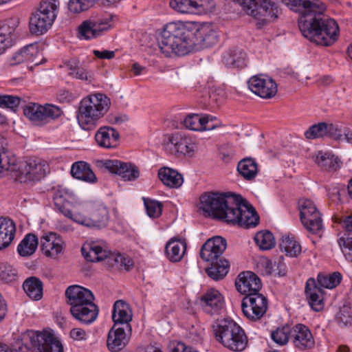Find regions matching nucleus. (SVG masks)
<instances>
[{
    "label": "nucleus",
    "instance_id": "45",
    "mask_svg": "<svg viewBox=\"0 0 352 352\" xmlns=\"http://www.w3.org/2000/svg\"><path fill=\"white\" fill-rule=\"evenodd\" d=\"M58 0H43L36 12L43 16H49L50 21L54 22L58 12Z\"/></svg>",
    "mask_w": 352,
    "mask_h": 352
},
{
    "label": "nucleus",
    "instance_id": "42",
    "mask_svg": "<svg viewBox=\"0 0 352 352\" xmlns=\"http://www.w3.org/2000/svg\"><path fill=\"white\" fill-rule=\"evenodd\" d=\"M316 162L322 169L329 171H335L339 168V161L334 155L319 151L316 155Z\"/></svg>",
    "mask_w": 352,
    "mask_h": 352
},
{
    "label": "nucleus",
    "instance_id": "64",
    "mask_svg": "<svg viewBox=\"0 0 352 352\" xmlns=\"http://www.w3.org/2000/svg\"><path fill=\"white\" fill-rule=\"evenodd\" d=\"M72 98V94L68 91H60L58 94V98L60 102H69Z\"/></svg>",
    "mask_w": 352,
    "mask_h": 352
},
{
    "label": "nucleus",
    "instance_id": "22",
    "mask_svg": "<svg viewBox=\"0 0 352 352\" xmlns=\"http://www.w3.org/2000/svg\"><path fill=\"white\" fill-rule=\"evenodd\" d=\"M42 252L47 257L56 258L63 252L65 243L63 239L55 232H47L40 239Z\"/></svg>",
    "mask_w": 352,
    "mask_h": 352
},
{
    "label": "nucleus",
    "instance_id": "11",
    "mask_svg": "<svg viewBox=\"0 0 352 352\" xmlns=\"http://www.w3.org/2000/svg\"><path fill=\"white\" fill-rule=\"evenodd\" d=\"M300 219L305 228L312 234H318L322 230V220L315 204L310 199L298 201Z\"/></svg>",
    "mask_w": 352,
    "mask_h": 352
},
{
    "label": "nucleus",
    "instance_id": "58",
    "mask_svg": "<svg viewBox=\"0 0 352 352\" xmlns=\"http://www.w3.org/2000/svg\"><path fill=\"white\" fill-rule=\"evenodd\" d=\"M170 352H198L192 347L186 346L182 342H177L170 347Z\"/></svg>",
    "mask_w": 352,
    "mask_h": 352
},
{
    "label": "nucleus",
    "instance_id": "50",
    "mask_svg": "<svg viewBox=\"0 0 352 352\" xmlns=\"http://www.w3.org/2000/svg\"><path fill=\"white\" fill-rule=\"evenodd\" d=\"M17 270L8 263H0V280L10 283L16 280Z\"/></svg>",
    "mask_w": 352,
    "mask_h": 352
},
{
    "label": "nucleus",
    "instance_id": "32",
    "mask_svg": "<svg viewBox=\"0 0 352 352\" xmlns=\"http://www.w3.org/2000/svg\"><path fill=\"white\" fill-rule=\"evenodd\" d=\"M16 232L15 223L9 218L0 217V250L8 248Z\"/></svg>",
    "mask_w": 352,
    "mask_h": 352
},
{
    "label": "nucleus",
    "instance_id": "48",
    "mask_svg": "<svg viewBox=\"0 0 352 352\" xmlns=\"http://www.w3.org/2000/svg\"><path fill=\"white\" fill-rule=\"evenodd\" d=\"M292 329L289 326L278 328L271 333L272 340L280 346L286 344L291 338Z\"/></svg>",
    "mask_w": 352,
    "mask_h": 352
},
{
    "label": "nucleus",
    "instance_id": "14",
    "mask_svg": "<svg viewBox=\"0 0 352 352\" xmlns=\"http://www.w3.org/2000/svg\"><path fill=\"white\" fill-rule=\"evenodd\" d=\"M192 52L211 47L217 43L219 34L210 24H203L198 28H191Z\"/></svg>",
    "mask_w": 352,
    "mask_h": 352
},
{
    "label": "nucleus",
    "instance_id": "59",
    "mask_svg": "<svg viewBox=\"0 0 352 352\" xmlns=\"http://www.w3.org/2000/svg\"><path fill=\"white\" fill-rule=\"evenodd\" d=\"M86 332L80 328H74L70 331V336L76 340H82L86 339Z\"/></svg>",
    "mask_w": 352,
    "mask_h": 352
},
{
    "label": "nucleus",
    "instance_id": "3",
    "mask_svg": "<svg viewBox=\"0 0 352 352\" xmlns=\"http://www.w3.org/2000/svg\"><path fill=\"white\" fill-rule=\"evenodd\" d=\"M52 192L55 208L65 217L89 228L106 226L108 210L103 204L78 202L72 190L60 186L53 187Z\"/></svg>",
    "mask_w": 352,
    "mask_h": 352
},
{
    "label": "nucleus",
    "instance_id": "7",
    "mask_svg": "<svg viewBox=\"0 0 352 352\" xmlns=\"http://www.w3.org/2000/svg\"><path fill=\"white\" fill-rule=\"evenodd\" d=\"M213 332L216 340L232 351H243L248 345L244 329L232 320H218L213 325Z\"/></svg>",
    "mask_w": 352,
    "mask_h": 352
},
{
    "label": "nucleus",
    "instance_id": "8",
    "mask_svg": "<svg viewBox=\"0 0 352 352\" xmlns=\"http://www.w3.org/2000/svg\"><path fill=\"white\" fill-rule=\"evenodd\" d=\"M239 3L247 14L259 21L258 28L274 21L279 14L277 4L272 0H232Z\"/></svg>",
    "mask_w": 352,
    "mask_h": 352
},
{
    "label": "nucleus",
    "instance_id": "61",
    "mask_svg": "<svg viewBox=\"0 0 352 352\" xmlns=\"http://www.w3.org/2000/svg\"><path fill=\"white\" fill-rule=\"evenodd\" d=\"M340 223L346 232L345 234L352 233V215L345 217Z\"/></svg>",
    "mask_w": 352,
    "mask_h": 352
},
{
    "label": "nucleus",
    "instance_id": "52",
    "mask_svg": "<svg viewBox=\"0 0 352 352\" xmlns=\"http://www.w3.org/2000/svg\"><path fill=\"white\" fill-rule=\"evenodd\" d=\"M346 259L352 262V233L344 234L338 241Z\"/></svg>",
    "mask_w": 352,
    "mask_h": 352
},
{
    "label": "nucleus",
    "instance_id": "62",
    "mask_svg": "<svg viewBox=\"0 0 352 352\" xmlns=\"http://www.w3.org/2000/svg\"><path fill=\"white\" fill-rule=\"evenodd\" d=\"M133 265V260L126 255L122 254V261L120 262V268L124 267L126 270H129Z\"/></svg>",
    "mask_w": 352,
    "mask_h": 352
},
{
    "label": "nucleus",
    "instance_id": "10",
    "mask_svg": "<svg viewBox=\"0 0 352 352\" xmlns=\"http://www.w3.org/2000/svg\"><path fill=\"white\" fill-rule=\"evenodd\" d=\"M23 113L34 124L42 126L51 120L59 118L63 111L60 108L53 104L41 105L30 102L23 108Z\"/></svg>",
    "mask_w": 352,
    "mask_h": 352
},
{
    "label": "nucleus",
    "instance_id": "23",
    "mask_svg": "<svg viewBox=\"0 0 352 352\" xmlns=\"http://www.w3.org/2000/svg\"><path fill=\"white\" fill-rule=\"evenodd\" d=\"M66 302L74 308L94 300L93 293L88 289L78 285L69 286L65 290Z\"/></svg>",
    "mask_w": 352,
    "mask_h": 352
},
{
    "label": "nucleus",
    "instance_id": "31",
    "mask_svg": "<svg viewBox=\"0 0 352 352\" xmlns=\"http://www.w3.org/2000/svg\"><path fill=\"white\" fill-rule=\"evenodd\" d=\"M95 140L100 147L116 148L119 144L120 134L111 126H102L96 133Z\"/></svg>",
    "mask_w": 352,
    "mask_h": 352
},
{
    "label": "nucleus",
    "instance_id": "39",
    "mask_svg": "<svg viewBox=\"0 0 352 352\" xmlns=\"http://www.w3.org/2000/svg\"><path fill=\"white\" fill-rule=\"evenodd\" d=\"M237 170L245 180L252 181L258 173V165L254 159L246 157L238 163Z\"/></svg>",
    "mask_w": 352,
    "mask_h": 352
},
{
    "label": "nucleus",
    "instance_id": "33",
    "mask_svg": "<svg viewBox=\"0 0 352 352\" xmlns=\"http://www.w3.org/2000/svg\"><path fill=\"white\" fill-rule=\"evenodd\" d=\"M71 174L73 177L87 183L94 184L97 182V177L89 164L83 161H78L72 164Z\"/></svg>",
    "mask_w": 352,
    "mask_h": 352
},
{
    "label": "nucleus",
    "instance_id": "44",
    "mask_svg": "<svg viewBox=\"0 0 352 352\" xmlns=\"http://www.w3.org/2000/svg\"><path fill=\"white\" fill-rule=\"evenodd\" d=\"M39 51L36 43H31L23 47L16 52L13 57L18 63L23 62H34L35 58L38 55Z\"/></svg>",
    "mask_w": 352,
    "mask_h": 352
},
{
    "label": "nucleus",
    "instance_id": "40",
    "mask_svg": "<svg viewBox=\"0 0 352 352\" xmlns=\"http://www.w3.org/2000/svg\"><path fill=\"white\" fill-rule=\"evenodd\" d=\"M38 245V237L32 233L27 234L18 245L17 252L21 256H30L36 252Z\"/></svg>",
    "mask_w": 352,
    "mask_h": 352
},
{
    "label": "nucleus",
    "instance_id": "46",
    "mask_svg": "<svg viewBox=\"0 0 352 352\" xmlns=\"http://www.w3.org/2000/svg\"><path fill=\"white\" fill-rule=\"evenodd\" d=\"M254 241L263 250H270L275 245L274 237L272 233L267 230L257 232L254 236Z\"/></svg>",
    "mask_w": 352,
    "mask_h": 352
},
{
    "label": "nucleus",
    "instance_id": "35",
    "mask_svg": "<svg viewBox=\"0 0 352 352\" xmlns=\"http://www.w3.org/2000/svg\"><path fill=\"white\" fill-rule=\"evenodd\" d=\"M157 175L160 181L170 188H179L184 182L183 177L179 173L166 166L160 168Z\"/></svg>",
    "mask_w": 352,
    "mask_h": 352
},
{
    "label": "nucleus",
    "instance_id": "29",
    "mask_svg": "<svg viewBox=\"0 0 352 352\" xmlns=\"http://www.w3.org/2000/svg\"><path fill=\"white\" fill-rule=\"evenodd\" d=\"M109 19L85 21L79 26V33L85 39H91L98 36L100 32L109 30L111 27Z\"/></svg>",
    "mask_w": 352,
    "mask_h": 352
},
{
    "label": "nucleus",
    "instance_id": "19",
    "mask_svg": "<svg viewBox=\"0 0 352 352\" xmlns=\"http://www.w3.org/2000/svg\"><path fill=\"white\" fill-rule=\"evenodd\" d=\"M102 166L109 172L118 174L126 181H133L140 176L138 167L131 163L117 160H107L102 162Z\"/></svg>",
    "mask_w": 352,
    "mask_h": 352
},
{
    "label": "nucleus",
    "instance_id": "15",
    "mask_svg": "<svg viewBox=\"0 0 352 352\" xmlns=\"http://www.w3.org/2000/svg\"><path fill=\"white\" fill-rule=\"evenodd\" d=\"M81 252L85 258L91 262L105 261L106 264L110 267L120 268V262L122 261V254L111 252L96 245H89L88 247L82 246Z\"/></svg>",
    "mask_w": 352,
    "mask_h": 352
},
{
    "label": "nucleus",
    "instance_id": "26",
    "mask_svg": "<svg viewBox=\"0 0 352 352\" xmlns=\"http://www.w3.org/2000/svg\"><path fill=\"white\" fill-rule=\"evenodd\" d=\"M305 136L309 140L327 136L336 140H339L342 135L340 130L334 124L320 122L311 126L305 132Z\"/></svg>",
    "mask_w": 352,
    "mask_h": 352
},
{
    "label": "nucleus",
    "instance_id": "25",
    "mask_svg": "<svg viewBox=\"0 0 352 352\" xmlns=\"http://www.w3.org/2000/svg\"><path fill=\"white\" fill-rule=\"evenodd\" d=\"M200 305L205 313L217 314L223 307V297L217 289H210L200 298Z\"/></svg>",
    "mask_w": 352,
    "mask_h": 352
},
{
    "label": "nucleus",
    "instance_id": "49",
    "mask_svg": "<svg viewBox=\"0 0 352 352\" xmlns=\"http://www.w3.org/2000/svg\"><path fill=\"white\" fill-rule=\"evenodd\" d=\"M14 29L4 23L0 25V54L12 45V33Z\"/></svg>",
    "mask_w": 352,
    "mask_h": 352
},
{
    "label": "nucleus",
    "instance_id": "57",
    "mask_svg": "<svg viewBox=\"0 0 352 352\" xmlns=\"http://www.w3.org/2000/svg\"><path fill=\"white\" fill-rule=\"evenodd\" d=\"M70 76L81 80H91L90 74L82 67H77L74 72L70 73Z\"/></svg>",
    "mask_w": 352,
    "mask_h": 352
},
{
    "label": "nucleus",
    "instance_id": "63",
    "mask_svg": "<svg viewBox=\"0 0 352 352\" xmlns=\"http://www.w3.org/2000/svg\"><path fill=\"white\" fill-rule=\"evenodd\" d=\"M77 67H78V62L75 59H71L65 63V67L69 76L70 73L74 72Z\"/></svg>",
    "mask_w": 352,
    "mask_h": 352
},
{
    "label": "nucleus",
    "instance_id": "47",
    "mask_svg": "<svg viewBox=\"0 0 352 352\" xmlns=\"http://www.w3.org/2000/svg\"><path fill=\"white\" fill-rule=\"evenodd\" d=\"M335 320L341 328L352 326V308L344 305L336 314Z\"/></svg>",
    "mask_w": 352,
    "mask_h": 352
},
{
    "label": "nucleus",
    "instance_id": "43",
    "mask_svg": "<svg viewBox=\"0 0 352 352\" xmlns=\"http://www.w3.org/2000/svg\"><path fill=\"white\" fill-rule=\"evenodd\" d=\"M279 246L282 252L291 257L297 256L301 252V246L299 243L289 235L283 236Z\"/></svg>",
    "mask_w": 352,
    "mask_h": 352
},
{
    "label": "nucleus",
    "instance_id": "20",
    "mask_svg": "<svg viewBox=\"0 0 352 352\" xmlns=\"http://www.w3.org/2000/svg\"><path fill=\"white\" fill-rule=\"evenodd\" d=\"M236 289L242 294H260L262 284L259 277L250 271L240 273L236 280Z\"/></svg>",
    "mask_w": 352,
    "mask_h": 352
},
{
    "label": "nucleus",
    "instance_id": "18",
    "mask_svg": "<svg viewBox=\"0 0 352 352\" xmlns=\"http://www.w3.org/2000/svg\"><path fill=\"white\" fill-rule=\"evenodd\" d=\"M167 146L179 155L192 156L196 145L193 140L182 132H177L168 138Z\"/></svg>",
    "mask_w": 352,
    "mask_h": 352
},
{
    "label": "nucleus",
    "instance_id": "37",
    "mask_svg": "<svg viewBox=\"0 0 352 352\" xmlns=\"http://www.w3.org/2000/svg\"><path fill=\"white\" fill-rule=\"evenodd\" d=\"M186 243L180 240H170L165 247V254L168 260L171 262L180 261L186 250Z\"/></svg>",
    "mask_w": 352,
    "mask_h": 352
},
{
    "label": "nucleus",
    "instance_id": "24",
    "mask_svg": "<svg viewBox=\"0 0 352 352\" xmlns=\"http://www.w3.org/2000/svg\"><path fill=\"white\" fill-rule=\"evenodd\" d=\"M72 316L83 324H91L98 318L99 314L98 307L91 300L83 305L70 308Z\"/></svg>",
    "mask_w": 352,
    "mask_h": 352
},
{
    "label": "nucleus",
    "instance_id": "34",
    "mask_svg": "<svg viewBox=\"0 0 352 352\" xmlns=\"http://www.w3.org/2000/svg\"><path fill=\"white\" fill-rule=\"evenodd\" d=\"M223 61L228 67L242 69L247 65L246 54L239 48L229 50L223 54Z\"/></svg>",
    "mask_w": 352,
    "mask_h": 352
},
{
    "label": "nucleus",
    "instance_id": "27",
    "mask_svg": "<svg viewBox=\"0 0 352 352\" xmlns=\"http://www.w3.org/2000/svg\"><path fill=\"white\" fill-rule=\"evenodd\" d=\"M130 340V334L126 333L123 327L113 325L108 333L107 346L111 352H118L123 349Z\"/></svg>",
    "mask_w": 352,
    "mask_h": 352
},
{
    "label": "nucleus",
    "instance_id": "36",
    "mask_svg": "<svg viewBox=\"0 0 352 352\" xmlns=\"http://www.w3.org/2000/svg\"><path fill=\"white\" fill-rule=\"evenodd\" d=\"M53 23V21H50L49 16H43L36 12L32 14L30 19V31L33 34H43L50 28Z\"/></svg>",
    "mask_w": 352,
    "mask_h": 352
},
{
    "label": "nucleus",
    "instance_id": "53",
    "mask_svg": "<svg viewBox=\"0 0 352 352\" xmlns=\"http://www.w3.org/2000/svg\"><path fill=\"white\" fill-rule=\"evenodd\" d=\"M147 214L152 218H157L162 214V204L160 201L144 199Z\"/></svg>",
    "mask_w": 352,
    "mask_h": 352
},
{
    "label": "nucleus",
    "instance_id": "12",
    "mask_svg": "<svg viewBox=\"0 0 352 352\" xmlns=\"http://www.w3.org/2000/svg\"><path fill=\"white\" fill-rule=\"evenodd\" d=\"M27 337L36 352H63L61 342L52 332L28 331Z\"/></svg>",
    "mask_w": 352,
    "mask_h": 352
},
{
    "label": "nucleus",
    "instance_id": "16",
    "mask_svg": "<svg viewBox=\"0 0 352 352\" xmlns=\"http://www.w3.org/2000/svg\"><path fill=\"white\" fill-rule=\"evenodd\" d=\"M249 89L258 96L268 99L277 93V85L274 80L263 75L252 76L248 81Z\"/></svg>",
    "mask_w": 352,
    "mask_h": 352
},
{
    "label": "nucleus",
    "instance_id": "30",
    "mask_svg": "<svg viewBox=\"0 0 352 352\" xmlns=\"http://www.w3.org/2000/svg\"><path fill=\"white\" fill-rule=\"evenodd\" d=\"M132 311L126 302L122 300H117L114 302L112 311V319L114 325H125L129 333L131 332V327L129 324L132 320Z\"/></svg>",
    "mask_w": 352,
    "mask_h": 352
},
{
    "label": "nucleus",
    "instance_id": "41",
    "mask_svg": "<svg viewBox=\"0 0 352 352\" xmlns=\"http://www.w3.org/2000/svg\"><path fill=\"white\" fill-rule=\"evenodd\" d=\"M342 279V274L338 272L331 274L319 273L317 276L316 284L320 288L333 289L336 287Z\"/></svg>",
    "mask_w": 352,
    "mask_h": 352
},
{
    "label": "nucleus",
    "instance_id": "60",
    "mask_svg": "<svg viewBox=\"0 0 352 352\" xmlns=\"http://www.w3.org/2000/svg\"><path fill=\"white\" fill-rule=\"evenodd\" d=\"M94 54L97 58L101 59H111L115 56V52L109 50H94Z\"/></svg>",
    "mask_w": 352,
    "mask_h": 352
},
{
    "label": "nucleus",
    "instance_id": "55",
    "mask_svg": "<svg viewBox=\"0 0 352 352\" xmlns=\"http://www.w3.org/2000/svg\"><path fill=\"white\" fill-rule=\"evenodd\" d=\"M202 122H203V130L210 131L213 130L217 127L221 126V122L220 120L217 119L215 116L206 114L202 116Z\"/></svg>",
    "mask_w": 352,
    "mask_h": 352
},
{
    "label": "nucleus",
    "instance_id": "56",
    "mask_svg": "<svg viewBox=\"0 0 352 352\" xmlns=\"http://www.w3.org/2000/svg\"><path fill=\"white\" fill-rule=\"evenodd\" d=\"M3 98L4 101L2 107L10 108L14 111L21 102V98L16 96L3 95Z\"/></svg>",
    "mask_w": 352,
    "mask_h": 352
},
{
    "label": "nucleus",
    "instance_id": "9",
    "mask_svg": "<svg viewBox=\"0 0 352 352\" xmlns=\"http://www.w3.org/2000/svg\"><path fill=\"white\" fill-rule=\"evenodd\" d=\"M50 172L47 162L41 158L30 157L14 173V180L21 184H34Z\"/></svg>",
    "mask_w": 352,
    "mask_h": 352
},
{
    "label": "nucleus",
    "instance_id": "54",
    "mask_svg": "<svg viewBox=\"0 0 352 352\" xmlns=\"http://www.w3.org/2000/svg\"><path fill=\"white\" fill-rule=\"evenodd\" d=\"M184 126L192 131H202V117L197 114L188 115L184 120Z\"/></svg>",
    "mask_w": 352,
    "mask_h": 352
},
{
    "label": "nucleus",
    "instance_id": "21",
    "mask_svg": "<svg viewBox=\"0 0 352 352\" xmlns=\"http://www.w3.org/2000/svg\"><path fill=\"white\" fill-rule=\"evenodd\" d=\"M291 340L294 347L300 351L311 349L315 344L314 338L310 329L302 324H297L293 327Z\"/></svg>",
    "mask_w": 352,
    "mask_h": 352
},
{
    "label": "nucleus",
    "instance_id": "13",
    "mask_svg": "<svg viewBox=\"0 0 352 352\" xmlns=\"http://www.w3.org/2000/svg\"><path fill=\"white\" fill-rule=\"evenodd\" d=\"M243 315L251 321L260 320L267 309V299L261 294L245 296L241 302Z\"/></svg>",
    "mask_w": 352,
    "mask_h": 352
},
{
    "label": "nucleus",
    "instance_id": "6",
    "mask_svg": "<svg viewBox=\"0 0 352 352\" xmlns=\"http://www.w3.org/2000/svg\"><path fill=\"white\" fill-rule=\"evenodd\" d=\"M111 100L104 94L97 93L84 98L80 102L77 119L84 129H90L109 111Z\"/></svg>",
    "mask_w": 352,
    "mask_h": 352
},
{
    "label": "nucleus",
    "instance_id": "51",
    "mask_svg": "<svg viewBox=\"0 0 352 352\" xmlns=\"http://www.w3.org/2000/svg\"><path fill=\"white\" fill-rule=\"evenodd\" d=\"M94 4V0H69L67 4L69 10L74 14L88 10Z\"/></svg>",
    "mask_w": 352,
    "mask_h": 352
},
{
    "label": "nucleus",
    "instance_id": "17",
    "mask_svg": "<svg viewBox=\"0 0 352 352\" xmlns=\"http://www.w3.org/2000/svg\"><path fill=\"white\" fill-rule=\"evenodd\" d=\"M169 6L179 13L202 14L210 11L213 3L211 0H170Z\"/></svg>",
    "mask_w": 352,
    "mask_h": 352
},
{
    "label": "nucleus",
    "instance_id": "5",
    "mask_svg": "<svg viewBox=\"0 0 352 352\" xmlns=\"http://www.w3.org/2000/svg\"><path fill=\"white\" fill-rule=\"evenodd\" d=\"M226 247V239L215 236L208 239L200 250L202 260L210 263L206 272L209 277L215 280L223 278L228 272L229 262L222 256Z\"/></svg>",
    "mask_w": 352,
    "mask_h": 352
},
{
    "label": "nucleus",
    "instance_id": "38",
    "mask_svg": "<svg viewBox=\"0 0 352 352\" xmlns=\"http://www.w3.org/2000/svg\"><path fill=\"white\" fill-rule=\"evenodd\" d=\"M23 288L25 294L34 300L43 297V283L36 276H31L25 280Z\"/></svg>",
    "mask_w": 352,
    "mask_h": 352
},
{
    "label": "nucleus",
    "instance_id": "4",
    "mask_svg": "<svg viewBox=\"0 0 352 352\" xmlns=\"http://www.w3.org/2000/svg\"><path fill=\"white\" fill-rule=\"evenodd\" d=\"M191 28L179 22L166 24L160 34L158 45L166 57L183 56L192 52Z\"/></svg>",
    "mask_w": 352,
    "mask_h": 352
},
{
    "label": "nucleus",
    "instance_id": "1",
    "mask_svg": "<svg viewBox=\"0 0 352 352\" xmlns=\"http://www.w3.org/2000/svg\"><path fill=\"white\" fill-rule=\"evenodd\" d=\"M290 10L300 12L298 28L302 36L321 46L332 45L338 38L336 21L323 14L325 6L319 1L282 0Z\"/></svg>",
    "mask_w": 352,
    "mask_h": 352
},
{
    "label": "nucleus",
    "instance_id": "2",
    "mask_svg": "<svg viewBox=\"0 0 352 352\" xmlns=\"http://www.w3.org/2000/svg\"><path fill=\"white\" fill-rule=\"evenodd\" d=\"M200 209L214 219L246 229L254 228L259 223L255 208L241 196L231 192L202 195Z\"/></svg>",
    "mask_w": 352,
    "mask_h": 352
},
{
    "label": "nucleus",
    "instance_id": "28",
    "mask_svg": "<svg viewBox=\"0 0 352 352\" xmlns=\"http://www.w3.org/2000/svg\"><path fill=\"white\" fill-rule=\"evenodd\" d=\"M305 293L309 306L315 311H320L324 308L323 289L318 287L314 278H309L305 284Z\"/></svg>",
    "mask_w": 352,
    "mask_h": 352
}]
</instances>
